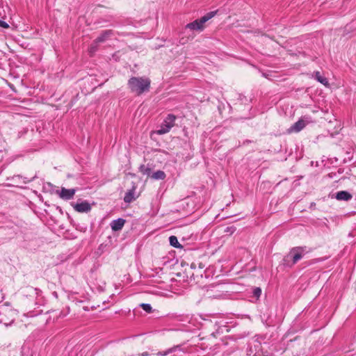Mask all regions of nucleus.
Segmentation results:
<instances>
[{"mask_svg": "<svg viewBox=\"0 0 356 356\" xmlns=\"http://www.w3.org/2000/svg\"><path fill=\"white\" fill-rule=\"evenodd\" d=\"M73 207L74 210L79 213H87L91 210L90 204L86 201H83L81 203H77L74 204Z\"/></svg>", "mask_w": 356, "mask_h": 356, "instance_id": "nucleus-6", "label": "nucleus"}, {"mask_svg": "<svg viewBox=\"0 0 356 356\" xmlns=\"http://www.w3.org/2000/svg\"><path fill=\"white\" fill-rule=\"evenodd\" d=\"M176 116L173 114H169L164 120L163 122L156 133L159 135H163L168 133L170 129L175 126Z\"/></svg>", "mask_w": 356, "mask_h": 356, "instance_id": "nucleus-3", "label": "nucleus"}, {"mask_svg": "<svg viewBox=\"0 0 356 356\" xmlns=\"http://www.w3.org/2000/svg\"><path fill=\"white\" fill-rule=\"evenodd\" d=\"M0 26L2 28H4V29H8L9 27L8 24L6 22L1 20V19H0Z\"/></svg>", "mask_w": 356, "mask_h": 356, "instance_id": "nucleus-17", "label": "nucleus"}, {"mask_svg": "<svg viewBox=\"0 0 356 356\" xmlns=\"http://www.w3.org/2000/svg\"><path fill=\"white\" fill-rule=\"evenodd\" d=\"M148 355H149L148 352H144V353H141L140 355H139L138 356H148Z\"/></svg>", "mask_w": 356, "mask_h": 356, "instance_id": "nucleus-19", "label": "nucleus"}, {"mask_svg": "<svg viewBox=\"0 0 356 356\" xmlns=\"http://www.w3.org/2000/svg\"><path fill=\"white\" fill-rule=\"evenodd\" d=\"M315 78L316 79L319 81L321 83H322L323 85L325 86H329V83H328V81L327 79L323 76L320 72H315Z\"/></svg>", "mask_w": 356, "mask_h": 356, "instance_id": "nucleus-11", "label": "nucleus"}, {"mask_svg": "<svg viewBox=\"0 0 356 356\" xmlns=\"http://www.w3.org/2000/svg\"><path fill=\"white\" fill-rule=\"evenodd\" d=\"M76 193V190L74 188L67 189L62 187L60 191L57 190L56 194H57L60 198L64 200H69L73 198Z\"/></svg>", "mask_w": 356, "mask_h": 356, "instance_id": "nucleus-5", "label": "nucleus"}, {"mask_svg": "<svg viewBox=\"0 0 356 356\" xmlns=\"http://www.w3.org/2000/svg\"><path fill=\"white\" fill-rule=\"evenodd\" d=\"M254 296H255L257 299L260 297L261 294V290L260 288L257 287L253 291Z\"/></svg>", "mask_w": 356, "mask_h": 356, "instance_id": "nucleus-16", "label": "nucleus"}, {"mask_svg": "<svg viewBox=\"0 0 356 356\" xmlns=\"http://www.w3.org/2000/svg\"><path fill=\"white\" fill-rule=\"evenodd\" d=\"M306 124L307 123L302 119H300L291 127V128L289 129V131L290 133L299 132L306 126Z\"/></svg>", "mask_w": 356, "mask_h": 356, "instance_id": "nucleus-7", "label": "nucleus"}, {"mask_svg": "<svg viewBox=\"0 0 356 356\" xmlns=\"http://www.w3.org/2000/svg\"><path fill=\"white\" fill-rule=\"evenodd\" d=\"M306 252L305 248L304 247H296L292 248L287 256L286 258H291L293 260V264H296L299 261Z\"/></svg>", "mask_w": 356, "mask_h": 356, "instance_id": "nucleus-4", "label": "nucleus"}, {"mask_svg": "<svg viewBox=\"0 0 356 356\" xmlns=\"http://www.w3.org/2000/svg\"><path fill=\"white\" fill-rule=\"evenodd\" d=\"M179 346H175L170 348H168V350H165V351H160V352H158L156 353L157 355H159V356H165V355H168V354L170 353H174L175 351H176V350L179 348Z\"/></svg>", "mask_w": 356, "mask_h": 356, "instance_id": "nucleus-12", "label": "nucleus"}, {"mask_svg": "<svg viewBox=\"0 0 356 356\" xmlns=\"http://www.w3.org/2000/svg\"><path fill=\"white\" fill-rule=\"evenodd\" d=\"M125 220L124 219L118 218V220H113L111 222V226L113 231H119L122 229Z\"/></svg>", "mask_w": 356, "mask_h": 356, "instance_id": "nucleus-9", "label": "nucleus"}, {"mask_svg": "<svg viewBox=\"0 0 356 356\" xmlns=\"http://www.w3.org/2000/svg\"><path fill=\"white\" fill-rule=\"evenodd\" d=\"M151 177L154 179H164L165 177V174L162 170H158V171L154 172L151 175Z\"/></svg>", "mask_w": 356, "mask_h": 356, "instance_id": "nucleus-13", "label": "nucleus"}, {"mask_svg": "<svg viewBox=\"0 0 356 356\" xmlns=\"http://www.w3.org/2000/svg\"><path fill=\"white\" fill-rule=\"evenodd\" d=\"M169 241H170V245L173 247L178 248L180 246L178 239L175 236H170Z\"/></svg>", "mask_w": 356, "mask_h": 356, "instance_id": "nucleus-14", "label": "nucleus"}, {"mask_svg": "<svg viewBox=\"0 0 356 356\" xmlns=\"http://www.w3.org/2000/svg\"><path fill=\"white\" fill-rule=\"evenodd\" d=\"M215 12L208 13L201 18L196 19L191 23L188 24L186 26V28L189 29L191 30L202 31L204 28V23L207 22L209 19H211L215 15Z\"/></svg>", "mask_w": 356, "mask_h": 356, "instance_id": "nucleus-2", "label": "nucleus"}, {"mask_svg": "<svg viewBox=\"0 0 356 356\" xmlns=\"http://www.w3.org/2000/svg\"><path fill=\"white\" fill-rule=\"evenodd\" d=\"M104 41V35H102L96 39V42H102Z\"/></svg>", "mask_w": 356, "mask_h": 356, "instance_id": "nucleus-18", "label": "nucleus"}, {"mask_svg": "<svg viewBox=\"0 0 356 356\" xmlns=\"http://www.w3.org/2000/svg\"><path fill=\"white\" fill-rule=\"evenodd\" d=\"M140 307L147 313H150L152 312V307L149 304L142 303Z\"/></svg>", "mask_w": 356, "mask_h": 356, "instance_id": "nucleus-15", "label": "nucleus"}, {"mask_svg": "<svg viewBox=\"0 0 356 356\" xmlns=\"http://www.w3.org/2000/svg\"><path fill=\"white\" fill-rule=\"evenodd\" d=\"M335 197L338 200L348 201L353 197V195L346 191H341L336 193Z\"/></svg>", "mask_w": 356, "mask_h": 356, "instance_id": "nucleus-8", "label": "nucleus"}, {"mask_svg": "<svg viewBox=\"0 0 356 356\" xmlns=\"http://www.w3.org/2000/svg\"><path fill=\"white\" fill-rule=\"evenodd\" d=\"M136 188V187L134 186L131 189H130L128 192L126 193L124 197V201L126 203H131L136 199L134 196Z\"/></svg>", "mask_w": 356, "mask_h": 356, "instance_id": "nucleus-10", "label": "nucleus"}, {"mask_svg": "<svg viewBox=\"0 0 356 356\" xmlns=\"http://www.w3.org/2000/svg\"><path fill=\"white\" fill-rule=\"evenodd\" d=\"M151 81L146 77L133 76L128 81V86L131 92L140 95L145 92H147L150 88Z\"/></svg>", "mask_w": 356, "mask_h": 356, "instance_id": "nucleus-1", "label": "nucleus"}, {"mask_svg": "<svg viewBox=\"0 0 356 356\" xmlns=\"http://www.w3.org/2000/svg\"><path fill=\"white\" fill-rule=\"evenodd\" d=\"M150 171H151L150 169L147 168V169H146L145 173L147 174L148 176H149Z\"/></svg>", "mask_w": 356, "mask_h": 356, "instance_id": "nucleus-20", "label": "nucleus"}]
</instances>
